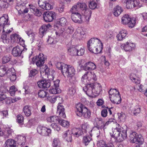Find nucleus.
I'll return each instance as SVG.
<instances>
[{
  "mask_svg": "<svg viewBox=\"0 0 147 147\" xmlns=\"http://www.w3.org/2000/svg\"><path fill=\"white\" fill-rule=\"evenodd\" d=\"M102 44L101 41L98 38L91 39L87 43V47L91 52L95 54L100 53L102 49Z\"/></svg>",
  "mask_w": 147,
  "mask_h": 147,
  "instance_id": "obj_1",
  "label": "nucleus"
},
{
  "mask_svg": "<svg viewBox=\"0 0 147 147\" xmlns=\"http://www.w3.org/2000/svg\"><path fill=\"white\" fill-rule=\"evenodd\" d=\"M116 127L113 129V134L112 135V137L116 139L118 142H121L126 138L127 137V130L126 127L125 129L121 128L120 125L117 123Z\"/></svg>",
  "mask_w": 147,
  "mask_h": 147,
  "instance_id": "obj_2",
  "label": "nucleus"
},
{
  "mask_svg": "<svg viewBox=\"0 0 147 147\" xmlns=\"http://www.w3.org/2000/svg\"><path fill=\"white\" fill-rule=\"evenodd\" d=\"M75 113L78 116L83 117L85 119H88L91 117V112L90 109L81 103L76 105Z\"/></svg>",
  "mask_w": 147,
  "mask_h": 147,
  "instance_id": "obj_3",
  "label": "nucleus"
},
{
  "mask_svg": "<svg viewBox=\"0 0 147 147\" xmlns=\"http://www.w3.org/2000/svg\"><path fill=\"white\" fill-rule=\"evenodd\" d=\"M76 7L73 6L70 10L72 20L75 23L81 24L82 22V16L77 10Z\"/></svg>",
  "mask_w": 147,
  "mask_h": 147,
  "instance_id": "obj_4",
  "label": "nucleus"
},
{
  "mask_svg": "<svg viewBox=\"0 0 147 147\" xmlns=\"http://www.w3.org/2000/svg\"><path fill=\"white\" fill-rule=\"evenodd\" d=\"M109 97L111 102L118 104L120 103L121 98L119 92L116 89H111L109 91Z\"/></svg>",
  "mask_w": 147,
  "mask_h": 147,
  "instance_id": "obj_5",
  "label": "nucleus"
},
{
  "mask_svg": "<svg viewBox=\"0 0 147 147\" xmlns=\"http://www.w3.org/2000/svg\"><path fill=\"white\" fill-rule=\"evenodd\" d=\"M96 76L93 72H86L81 78V81L85 84H88L89 82H93L96 80Z\"/></svg>",
  "mask_w": 147,
  "mask_h": 147,
  "instance_id": "obj_6",
  "label": "nucleus"
},
{
  "mask_svg": "<svg viewBox=\"0 0 147 147\" xmlns=\"http://www.w3.org/2000/svg\"><path fill=\"white\" fill-rule=\"evenodd\" d=\"M63 75L67 78L74 76L75 74V70L74 68L70 65H67L62 73Z\"/></svg>",
  "mask_w": 147,
  "mask_h": 147,
  "instance_id": "obj_7",
  "label": "nucleus"
},
{
  "mask_svg": "<svg viewBox=\"0 0 147 147\" xmlns=\"http://www.w3.org/2000/svg\"><path fill=\"white\" fill-rule=\"evenodd\" d=\"M27 50V48H25L22 46L18 45L13 48L12 53L15 57H19L22 53L26 51Z\"/></svg>",
  "mask_w": 147,
  "mask_h": 147,
  "instance_id": "obj_8",
  "label": "nucleus"
},
{
  "mask_svg": "<svg viewBox=\"0 0 147 147\" xmlns=\"http://www.w3.org/2000/svg\"><path fill=\"white\" fill-rule=\"evenodd\" d=\"M37 131L38 133L43 136H48L51 132L50 129L40 125L38 127Z\"/></svg>",
  "mask_w": 147,
  "mask_h": 147,
  "instance_id": "obj_9",
  "label": "nucleus"
},
{
  "mask_svg": "<svg viewBox=\"0 0 147 147\" xmlns=\"http://www.w3.org/2000/svg\"><path fill=\"white\" fill-rule=\"evenodd\" d=\"M55 16V13L53 11L46 12L43 14L44 19L47 22H51L54 19Z\"/></svg>",
  "mask_w": 147,
  "mask_h": 147,
  "instance_id": "obj_10",
  "label": "nucleus"
},
{
  "mask_svg": "<svg viewBox=\"0 0 147 147\" xmlns=\"http://www.w3.org/2000/svg\"><path fill=\"white\" fill-rule=\"evenodd\" d=\"M93 87V84H88L83 88V90L88 96H92L94 95Z\"/></svg>",
  "mask_w": 147,
  "mask_h": 147,
  "instance_id": "obj_11",
  "label": "nucleus"
},
{
  "mask_svg": "<svg viewBox=\"0 0 147 147\" xmlns=\"http://www.w3.org/2000/svg\"><path fill=\"white\" fill-rule=\"evenodd\" d=\"M135 47V44L131 42H127L126 44H122L121 45L122 49L126 51H130L134 49Z\"/></svg>",
  "mask_w": 147,
  "mask_h": 147,
  "instance_id": "obj_12",
  "label": "nucleus"
},
{
  "mask_svg": "<svg viewBox=\"0 0 147 147\" xmlns=\"http://www.w3.org/2000/svg\"><path fill=\"white\" fill-rule=\"evenodd\" d=\"M58 105L57 113L59 114V117L64 118L66 117V115L64 112V107L59 102Z\"/></svg>",
  "mask_w": 147,
  "mask_h": 147,
  "instance_id": "obj_13",
  "label": "nucleus"
},
{
  "mask_svg": "<svg viewBox=\"0 0 147 147\" xmlns=\"http://www.w3.org/2000/svg\"><path fill=\"white\" fill-rule=\"evenodd\" d=\"M38 86L40 88H46L50 87V83L48 80H41L37 82Z\"/></svg>",
  "mask_w": 147,
  "mask_h": 147,
  "instance_id": "obj_14",
  "label": "nucleus"
},
{
  "mask_svg": "<svg viewBox=\"0 0 147 147\" xmlns=\"http://www.w3.org/2000/svg\"><path fill=\"white\" fill-rule=\"evenodd\" d=\"M44 69L45 74L47 76L49 79L50 80H52L53 79V74L55 71L52 70H50L49 68L47 66H45Z\"/></svg>",
  "mask_w": 147,
  "mask_h": 147,
  "instance_id": "obj_15",
  "label": "nucleus"
},
{
  "mask_svg": "<svg viewBox=\"0 0 147 147\" xmlns=\"http://www.w3.org/2000/svg\"><path fill=\"white\" fill-rule=\"evenodd\" d=\"M96 68V65L93 63L89 61L86 63L83 66L84 69L86 70H92Z\"/></svg>",
  "mask_w": 147,
  "mask_h": 147,
  "instance_id": "obj_16",
  "label": "nucleus"
},
{
  "mask_svg": "<svg viewBox=\"0 0 147 147\" xmlns=\"http://www.w3.org/2000/svg\"><path fill=\"white\" fill-rule=\"evenodd\" d=\"M93 87L94 96L98 95L102 91L101 85L99 83L96 82L93 84Z\"/></svg>",
  "mask_w": 147,
  "mask_h": 147,
  "instance_id": "obj_17",
  "label": "nucleus"
},
{
  "mask_svg": "<svg viewBox=\"0 0 147 147\" xmlns=\"http://www.w3.org/2000/svg\"><path fill=\"white\" fill-rule=\"evenodd\" d=\"M38 5L41 8L44 9L49 10L53 8V6L49 2L45 1L44 2H38Z\"/></svg>",
  "mask_w": 147,
  "mask_h": 147,
  "instance_id": "obj_18",
  "label": "nucleus"
},
{
  "mask_svg": "<svg viewBox=\"0 0 147 147\" xmlns=\"http://www.w3.org/2000/svg\"><path fill=\"white\" fill-rule=\"evenodd\" d=\"M8 18L7 15H4L3 16L0 18V24L6 28L8 26V25H9V23H8Z\"/></svg>",
  "mask_w": 147,
  "mask_h": 147,
  "instance_id": "obj_19",
  "label": "nucleus"
},
{
  "mask_svg": "<svg viewBox=\"0 0 147 147\" xmlns=\"http://www.w3.org/2000/svg\"><path fill=\"white\" fill-rule=\"evenodd\" d=\"M81 12L82 14L84 16L85 21L86 22H88L91 15V11L88 8Z\"/></svg>",
  "mask_w": 147,
  "mask_h": 147,
  "instance_id": "obj_20",
  "label": "nucleus"
},
{
  "mask_svg": "<svg viewBox=\"0 0 147 147\" xmlns=\"http://www.w3.org/2000/svg\"><path fill=\"white\" fill-rule=\"evenodd\" d=\"M67 53L68 54L71 56H76L77 53V46H71L67 48Z\"/></svg>",
  "mask_w": 147,
  "mask_h": 147,
  "instance_id": "obj_21",
  "label": "nucleus"
},
{
  "mask_svg": "<svg viewBox=\"0 0 147 147\" xmlns=\"http://www.w3.org/2000/svg\"><path fill=\"white\" fill-rule=\"evenodd\" d=\"M98 147H114L113 144L109 142L107 144L103 140H100L97 143Z\"/></svg>",
  "mask_w": 147,
  "mask_h": 147,
  "instance_id": "obj_22",
  "label": "nucleus"
},
{
  "mask_svg": "<svg viewBox=\"0 0 147 147\" xmlns=\"http://www.w3.org/2000/svg\"><path fill=\"white\" fill-rule=\"evenodd\" d=\"M122 7L119 5H117L113 8V13L114 16L117 17L123 11Z\"/></svg>",
  "mask_w": 147,
  "mask_h": 147,
  "instance_id": "obj_23",
  "label": "nucleus"
},
{
  "mask_svg": "<svg viewBox=\"0 0 147 147\" xmlns=\"http://www.w3.org/2000/svg\"><path fill=\"white\" fill-rule=\"evenodd\" d=\"M127 31L125 30H121L117 36V40H122L125 38L127 34Z\"/></svg>",
  "mask_w": 147,
  "mask_h": 147,
  "instance_id": "obj_24",
  "label": "nucleus"
},
{
  "mask_svg": "<svg viewBox=\"0 0 147 147\" xmlns=\"http://www.w3.org/2000/svg\"><path fill=\"white\" fill-rule=\"evenodd\" d=\"M15 141L12 139H8L6 140L4 144V147H16Z\"/></svg>",
  "mask_w": 147,
  "mask_h": 147,
  "instance_id": "obj_25",
  "label": "nucleus"
},
{
  "mask_svg": "<svg viewBox=\"0 0 147 147\" xmlns=\"http://www.w3.org/2000/svg\"><path fill=\"white\" fill-rule=\"evenodd\" d=\"M71 134L70 133L69 131L68 130L65 131L63 133V137L68 142H71L72 140Z\"/></svg>",
  "mask_w": 147,
  "mask_h": 147,
  "instance_id": "obj_26",
  "label": "nucleus"
},
{
  "mask_svg": "<svg viewBox=\"0 0 147 147\" xmlns=\"http://www.w3.org/2000/svg\"><path fill=\"white\" fill-rule=\"evenodd\" d=\"M48 122L52 123H57L60 122V120L58 116H53L49 117L47 118Z\"/></svg>",
  "mask_w": 147,
  "mask_h": 147,
  "instance_id": "obj_27",
  "label": "nucleus"
},
{
  "mask_svg": "<svg viewBox=\"0 0 147 147\" xmlns=\"http://www.w3.org/2000/svg\"><path fill=\"white\" fill-rule=\"evenodd\" d=\"M74 6H76L77 10L78 11L80 9L81 11H82L88 8L86 4L84 3H78L77 5H74Z\"/></svg>",
  "mask_w": 147,
  "mask_h": 147,
  "instance_id": "obj_28",
  "label": "nucleus"
},
{
  "mask_svg": "<svg viewBox=\"0 0 147 147\" xmlns=\"http://www.w3.org/2000/svg\"><path fill=\"white\" fill-rule=\"evenodd\" d=\"M129 77L130 79L136 84H139L140 83V79L137 78L135 74L133 73L131 74Z\"/></svg>",
  "mask_w": 147,
  "mask_h": 147,
  "instance_id": "obj_29",
  "label": "nucleus"
},
{
  "mask_svg": "<svg viewBox=\"0 0 147 147\" xmlns=\"http://www.w3.org/2000/svg\"><path fill=\"white\" fill-rule=\"evenodd\" d=\"M100 130H101V129L97 125L94 127L91 131L93 134L96 135L98 137L100 134Z\"/></svg>",
  "mask_w": 147,
  "mask_h": 147,
  "instance_id": "obj_30",
  "label": "nucleus"
},
{
  "mask_svg": "<svg viewBox=\"0 0 147 147\" xmlns=\"http://www.w3.org/2000/svg\"><path fill=\"white\" fill-rule=\"evenodd\" d=\"M23 111L26 116H30L31 115V107L28 105H26L24 107Z\"/></svg>",
  "mask_w": 147,
  "mask_h": 147,
  "instance_id": "obj_31",
  "label": "nucleus"
},
{
  "mask_svg": "<svg viewBox=\"0 0 147 147\" xmlns=\"http://www.w3.org/2000/svg\"><path fill=\"white\" fill-rule=\"evenodd\" d=\"M54 27L56 30L55 34L57 35L60 36L63 35L64 31V29L63 28L59 27L57 26H55Z\"/></svg>",
  "mask_w": 147,
  "mask_h": 147,
  "instance_id": "obj_32",
  "label": "nucleus"
},
{
  "mask_svg": "<svg viewBox=\"0 0 147 147\" xmlns=\"http://www.w3.org/2000/svg\"><path fill=\"white\" fill-rule=\"evenodd\" d=\"M76 56H81L83 55L84 53L85 50L84 47L81 46H77Z\"/></svg>",
  "mask_w": 147,
  "mask_h": 147,
  "instance_id": "obj_33",
  "label": "nucleus"
},
{
  "mask_svg": "<svg viewBox=\"0 0 147 147\" xmlns=\"http://www.w3.org/2000/svg\"><path fill=\"white\" fill-rule=\"evenodd\" d=\"M72 134L75 136L78 137L83 134V131L80 128H74L73 130Z\"/></svg>",
  "mask_w": 147,
  "mask_h": 147,
  "instance_id": "obj_34",
  "label": "nucleus"
},
{
  "mask_svg": "<svg viewBox=\"0 0 147 147\" xmlns=\"http://www.w3.org/2000/svg\"><path fill=\"white\" fill-rule=\"evenodd\" d=\"M26 138L24 136H18V142L19 144L23 146L26 142Z\"/></svg>",
  "mask_w": 147,
  "mask_h": 147,
  "instance_id": "obj_35",
  "label": "nucleus"
},
{
  "mask_svg": "<svg viewBox=\"0 0 147 147\" xmlns=\"http://www.w3.org/2000/svg\"><path fill=\"white\" fill-rule=\"evenodd\" d=\"M131 19L128 15L125 14L122 18L121 22L122 24H127L131 20Z\"/></svg>",
  "mask_w": 147,
  "mask_h": 147,
  "instance_id": "obj_36",
  "label": "nucleus"
},
{
  "mask_svg": "<svg viewBox=\"0 0 147 147\" xmlns=\"http://www.w3.org/2000/svg\"><path fill=\"white\" fill-rule=\"evenodd\" d=\"M57 23L61 26H63L67 25L68 23L66 19L65 18L62 17L58 20Z\"/></svg>",
  "mask_w": 147,
  "mask_h": 147,
  "instance_id": "obj_37",
  "label": "nucleus"
},
{
  "mask_svg": "<svg viewBox=\"0 0 147 147\" xmlns=\"http://www.w3.org/2000/svg\"><path fill=\"white\" fill-rule=\"evenodd\" d=\"M10 38L11 40L14 42H18L21 41V38L19 36L16 34H12L11 35Z\"/></svg>",
  "mask_w": 147,
  "mask_h": 147,
  "instance_id": "obj_38",
  "label": "nucleus"
},
{
  "mask_svg": "<svg viewBox=\"0 0 147 147\" xmlns=\"http://www.w3.org/2000/svg\"><path fill=\"white\" fill-rule=\"evenodd\" d=\"M61 143L58 138H54L53 141L52 146L53 147H60Z\"/></svg>",
  "mask_w": 147,
  "mask_h": 147,
  "instance_id": "obj_39",
  "label": "nucleus"
},
{
  "mask_svg": "<svg viewBox=\"0 0 147 147\" xmlns=\"http://www.w3.org/2000/svg\"><path fill=\"white\" fill-rule=\"evenodd\" d=\"M138 135L135 132H133L130 134L129 135L131 141L132 143H136V142L137 138Z\"/></svg>",
  "mask_w": 147,
  "mask_h": 147,
  "instance_id": "obj_40",
  "label": "nucleus"
},
{
  "mask_svg": "<svg viewBox=\"0 0 147 147\" xmlns=\"http://www.w3.org/2000/svg\"><path fill=\"white\" fill-rule=\"evenodd\" d=\"M117 114L119 120L121 122H124L126 119V116L125 113L121 112L120 113H118Z\"/></svg>",
  "mask_w": 147,
  "mask_h": 147,
  "instance_id": "obj_41",
  "label": "nucleus"
},
{
  "mask_svg": "<svg viewBox=\"0 0 147 147\" xmlns=\"http://www.w3.org/2000/svg\"><path fill=\"white\" fill-rule=\"evenodd\" d=\"M99 0H92L91 1L89 5V8L92 9H95L97 6V3Z\"/></svg>",
  "mask_w": 147,
  "mask_h": 147,
  "instance_id": "obj_42",
  "label": "nucleus"
},
{
  "mask_svg": "<svg viewBox=\"0 0 147 147\" xmlns=\"http://www.w3.org/2000/svg\"><path fill=\"white\" fill-rule=\"evenodd\" d=\"M66 65L67 64L63 63L58 62L56 64V66L59 69L61 70V72L62 73Z\"/></svg>",
  "mask_w": 147,
  "mask_h": 147,
  "instance_id": "obj_43",
  "label": "nucleus"
},
{
  "mask_svg": "<svg viewBox=\"0 0 147 147\" xmlns=\"http://www.w3.org/2000/svg\"><path fill=\"white\" fill-rule=\"evenodd\" d=\"M7 69V68L5 66L0 67V76L2 77L6 74Z\"/></svg>",
  "mask_w": 147,
  "mask_h": 147,
  "instance_id": "obj_44",
  "label": "nucleus"
},
{
  "mask_svg": "<svg viewBox=\"0 0 147 147\" xmlns=\"http://www.w3.org/2000/svg\"><path fill=\"white\" fill-rule=\"evenodd\" d=\"M3 34L1 35V39L2 41L4 43H7L9 41V40L6 34L4 32L3 33Z\"/></svg>",
  "mask_w": 147,
  "mask_h": 147,
  "instance_id": "obj_45",
  "label": "nucleus"
},
{
  "mask_svg": "<svg viewBox=\"0 0 147 147\" xmlns=\"http://www.w3.org/2000/svg\"><path fill=\"white\" fill-rule=\"evenodd\" d=\"M48 28L47 26L45 25H43L40 29L39 33L41 35H43L45 34Z\"/></svg>",
  "mask_w": 147,
  "mask_h": 147,
  "instance_id": "obj_46",
  "label": "nucleus"
},
{
  "mask_svg": "<svg viewBox=\"0 0 147 147\" xmlns=\"http://www.w3.org/2000/svg\"><path fill=\"white\" fill-rule=\"evenodd\" d=\"M48 100L51 103H54L57 100H62L61 98L57 96H49L47 98Z\"/></svg>",
  "mask_w": 147,
  "mask_h": 147,
  "instance_id": "obj_47",
  "label": "nucleus"
},
{
  "mask_svg": "<svg viewBox=\"0 0 147 147\" xmlns=\"http://www.w3.org/2000/svg\"><path fill=\"white\" fill-rule=\"evenodd\" d=\"M92 140L91 137L89 136H85L83 138V142L86 145L88 144L90 141Z\"/></svg>",
  "mask_w": 147,
  "mask_h": 147,
  "instance_id": "obj_48",
  "label": "nucleus"
},
{
  "mask_svg": "<svg viewBox=\"0 0 147 147\" xmlns=\"http://www.w3.org/2000/svg\"><path fill=\"white\" fill-rule=\"evenodd\" d=\"M49 92L51 94H55L60 93L61 90L58 88L54 87V88L53 87L51 89L49 90Z\"/></svg>",
  "mask_w": 147,
  "mask_h": 147,
  "instance_id": "obj_49",
  "label": "nucleus"
},
{
  "mask_svg": "<svg viewBox=\"0 0 147 147\" xmlns=\"http://www.w3.org/2000/svg\"><path fill=\"white\" fill-rule=\"evenodd\" d=\"M133 113L134 115H136L140 111V108L138 105L135 106L132 110Z\"/></svg>",
  "mask_w": 147,
  "mask_h": 147,
  "instance_id": "obj_50",
  "label": "nucleus"
},
{
  "mask_svg": "<svg viewBox=\"0 0 147 147\" xmlns=\"http://www.w3.org/2000/svg\"><path fill=\"white\" fill-rule=\"evenodd\" d=\"M11 59V57L10 56H5L2 58V62L3 64L6 63L8 62Z\"/></svg>",
  "mask_w": 147,
  "mask_h": 147,
  "instance_id": "obj_51",
  "label": "nucleus"
},
{
  "mask_svg": "<svg viewBox=\"0 0 147 147\" xmlns=\"http://www.w3.org/2000/svg\"><path fill=\"white\" fill-rule=\"evenodd\" d=\"M59 123L61 125L64 127L67 128L69 126L68 122L64 120H61Z\"/></svg>",
  "mask_w": 147,
  "mask_h": 147,
  "instance_id": "obj_52",
  "label": "nucleus"
},
{
  "mask_svg": "<svg viewBox=\"0 0 147 147\" xmlns=\"http://www.w3.org/2000/svg\"><path fill=\"white\" fill-rule=\"evenodd\" d=\"M136 141V144L141 145L143 143L144 140L142 136L141 135H139L137 136Z\"/></svg>",
  "mask_w": 147,
  "mask_h": 147,
  "instance_id": "obj_53",
  "label": "nucleus"
},
{
  "mask_svg": "<svg viewBox=\"0 0 147 147\" xmlns=\"http://www.w3.org/2000/svg\"><path fill=\"white\" fill-rule=\"evenodd\" d=\"M131 0H127L126 2V8L128 9H132L134 8V5Z\"/></svg>",
  "mask_w": 147,
  "mask_h": 147,
  "instance_id": "obj_54",
  "label": "nucleus"
},
{
  "mask_svg": "<svg viewBox=\"0 0 147 147\" xmlns=\"http://www.w3.org/2000/svg\"><path fill=\"white\" fill-rule=\"evenodd\" d=\"M76 92V89L75 86H73L69 88L68 93L70 95L73 96Z\"/></svg>",
  "mask_w": 147,
  "mask_h": 147,
  "instance_id": "obj_55",
  "label": "nucleus"
},
{
  "mask_svg": "<svg viewBox=\"0 0 147 147\" xmlns=\"http://www.w3.org/2000/svg\"><path fill=\"white\" fill-rule=\"evenodd\" d=\"M45 57L42 53H40L38 56H36L35 58L36 60L42 61L44 62H45Z\"/></svg>",
  "mask_w": 147,
  "mask_h": 147,
  "instance_id": "obj_56",
  "label": "nucleus"
},
{
  "mask_svg": "<svg viewBox=\"0 0 147 147\" xmlns=\"http://www.w3.org/2000/svg\"><path fill=\"white\" fill-rule=\"evenodd\" d=\"M17 121L19 123L23 124L24 118L21 115H18L17 116Z\"/></svg>",
  "mask_w": 147,
  "mask_h": 147,
  "instance_id": "obj_57",
  "label": "nucleus"
},
{
  "mask_svg": "<svg viewBox=\"0 0 147 147\" xmlns=\"http://www.w3.org/2000/svg\"><path fill=\"white\" fill-rule=\"evenodd\" d=\"M17 91V89L14 86H11L9 89V93L11 96L14 95L15 92Z\"/></svg>",
  "mask_w": 147,
  "mask_h": 147,
  "instance_id": "obj_58",
  "label": "nucleus"
},
{
  "mask_svg": "<svg viewBox=\"0 0 147 147\" xmlns=\"http://www.w3.org/2000/svg\"><path fill=\"white\" fill-rule=\"evenodd\" d=\"M38 73L37 70L35 69H33L30 71L29 74V77H32L36 75Z\"/></svg>",
  "mask_w": 147,
  "mask_h": 147,
  "instance_id": "obj_59",
  "label": "nucleus"
},
{
  "mask_svg": "<svg viewBox=\"0 0 147 147\" xmlns=\"http://www.w3.org/2000/svg\"><path fill=\"white\" fill-rule=\"evenodd\" d=\"M51 126L55 130L57 131H59L60 130L59 125L56 124V123H52L51 124Z\"/></svg>",
  "mask_w": 147,
  "mask_h": 147,
  "instance_id": "obj_60",
  "label": "nucleus"
},
{
  "mask_svg": "<svg viewBox=\"0 0 147 147\" xmlns=\"http://www.w3.org/2000/svg\"><path fill=\"white\" fill-rule=\"evenodd\" d=\"M135 23V20L131 19V20L129 21L128 23H127V24H128V26L129 27L132 28L134 26Z\"/></svg>",
  "mask_w": 147,
  "mask_h": 147,
  "instance_id": "obj_61",
  "label": "nucleus"
},
{
  "mask_svg": "<svg viewBox=\"0 0 147 147\" xmlns=\"http://www.w3.org/2000/svg\"><path fill=\"white\" fill-rule=\"evenodd\" d=\"M113 37V35L111 34V32L109 31H107L105 33V38L107 39L111 38Z\"/></svg>",
  "mask_w": 147,
  "mask_h": 147,
  "instance_id": "obj_62",
  "label": "nucleus"
},
{
  "mask_svg": "<svg viewBox=\"0 0 147 147\" xmlns=\"http://www.w3.org/2000/svg\"><path fill=\"white\" fill-rule=\"evenodd\" d=\"M4 137L5 138H8L10 136L11 133L10 130L7 129L4 132H3Z\"/></svg>",
  "mask_w": 147,
  "mask_h": 147,
  "instance_id": "obj_63",
  "label": "nucleus"
},
{
  "mask_svg": "<svg viewBox=\"0 0 147 147\" xmlns=\"http://www.w3.org/2000/svg\"><path fill=\"white\" fill-rule=\"evenodd\" d=\"M39 96L41 98L45 97L46 95V93L45 91L43 90H40L38 93Z\"/></svg>",
  "mask_w": 147,
  "mask_h": 147,
  "instance_id": "obj_64",
  "label": "nucleus"
}]
</instances>
